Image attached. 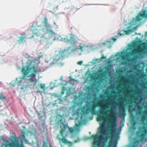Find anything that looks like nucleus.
<instances>
[{"label": "nucleus", "instance_id": "nucleus-1", "mask_svg": "<svg viewBox=\"0 0 147 147\" xmlns=\"http://www.w3.org/2000/svg\"><path fill=\"white\" fill-rule=\"evenodd\" d=\"M33 62L32 60L28 61L27 62V67H23L22 68V72L24 77L27 76L28 74L30 72L31 77L29 79V81L31 82H33L35 84L37 83L38 80L36 78V74H38L40 72L39 71L37 70V67L36 66L31 67L32 63Z\"/></svg>", "mask_w": 147, "mask_h": 147}, {"label": "nucleus", "instance_id": "nucleus-2", "mask_svg": "<svg viewBox=\"0 0 147 147\" xmlns=\"http://www.w3.org/2000/svg\"><path fill=\"white\" fill-rule=\"evenodd\" d=\"M129 47H131V49H133L130 52L129 55L136 58L138 55L144 54L147 49V43H143L140 45H137V42L135 41L130 44Z\"/></svg>", "mask_w": 147, "mask_h": 147}, {"label": "nucleus", "instance_id": "nucleus-3", "mask_svg": "<svg viewBox=\"0 0 147 147\" xmlns=\"http://www.w3.org/2000/svg\"><path fill=\"white\" fill-rule=\"evenodd\" d=\"M22 136H20L22 137V140L21 141V144H20L17 141H11V142L9 143L7 140H3V142H5L4 144H2V145H4L5 147H25L23 144V141L26 144H28V141L26 138L25 131H22Z\"/></svg>", "mask_w": 147, "mask_h": 147}, {"label": "nucleus", "instance_id": "nucleus-4", "mask_svg": "<svg viewBox=\"0 0 147 147\" xmlns=\"http://www.w3.org/2000/svg\"><path fill=\"white\" fill-rule=\"evenodd\" d=\"M102 100H100L96 102L92 101L90 102L92 104L90 106L89 105H87L86 107H84L83 109L81 111V112L84 113L88 114L89 113H91L93 115H95L96 114V111L95 109L96 107L99 106H100L102 104ZM90 102H89L88 104H90Z\"/></svg>", "mask_w": 147, "mask_h": 147}, {"label": "nucleus", "instance_id": "nucleus-5", "mask_svg": "<svg viewBox=\"0 0 147 147\" xmlns=\"http://www.w3.org/2000/svg\"><path fill=\"white\" fill-rule=\"evenodd\" d=\"M62 126H61V129L60 130V134L62 137V138H60L59 136H60V135H58L57 136V138L58 140L59 141H61L62 143L66 144H71V142L69 141H68L66 138V136H63V134L65 132V129L67 127V125L64 124L63 122L61 123Z\"/></svg>", "mask_w": 147, "mask_h": 147}, {"label": "nucleus", "instance_id": "nucleus-6", "mask_svg": "<svg viewBox=\"0 0 147 147\" xmlns=\"http://www.w3.org/2000/svg\"><path fill=\"white\" fill-rule=\"evenodd\" d=\"M136 134L141 141L145 140L147 134V127L146 126L142 127L140 129H139V131L137 132Z\"/></svg>", "mask_w": 147, "mask_h": 147}, {"label": "nucleus", "instance_id": "nucleus-7", "mask_svg": "<svg viewBox=\"0 0 147 147\" xmlns=\"http://www.w3.org/2000/svg\"><path fill=\"white\" fill-rule=\"evenodd\" d=\"M104 110V108H102L100 109L99 112V114L98 115L97 117V120L99 122H102L100 123V127L102 126H105V123L106 122V117L104 115V114H103V111Z\"/></svg>", "mask_w": 147, "mask_h": 147}, {"label": "nucleus", "instance_id": "nucleus-8", "mask_svg": "<svg viewBox=\"0 0 147 147\" xmlns=\"http://www.w3.org/2000/svg\"><path fill=\"white\" fill-rule=\"evenodd\" d=\"M124 98L122 99H120V101L117 104V105L118 107L119 110V114L122 117H124L125 115V110L124 108V106L122 105V100H123Z\"/></svg>", "mask_w": 147, "mask_h": 147}, {"label": "nucleus", "instance_id": "nucleus-9", "mask_svg": "<svg viewBox=\"0 0 147 147\" xmlns=\"http://www.w3.org/2000/svg\"><path fill=\"white\" fill-rule=\"evenodd\" d=\"M147 18V10H143L140 12V13L136 17V20L140 21L142 20V18Z\"/></svg>", "mask_w": 147, "mask_h": 147}, {"label": "nucleus", "instance_id": "nucleus-10", "mask_svg": "<svg viewBox=\"0 0 147 147\" xmlns=\"http://www.w3.org/2000/svg\"><path fill=\"white\" fill-rule=\"evenodd\" d=\"M53 62L52 64L57 63L59 65L61 66L63 65V63L61 62V61L63 60L59 54H55L53 56Z\"/></svg>", "mask_w": 147, "mask_h": 147}, {"label": "nucleus", "instance_id": "nucleus-11", "mask_svg": "<svg viewBox=\"0 0 147 147\" xmlns=\"http://www.w3.org/2000/svg\"><path fill=\"white\" fill-rule=\"evenodd\" d=\"M69 54V53L67 49H65L61 51H60L59 53V54L60 55L63 60L66 57H67Z\"/></svg>", "mask_w": 147, "mask_h": 147}, {"label": "nucleus", "instance_id": "nucleus-12", "mask_svg": "<svg viewBox=\"0 0 147 147\" xmlns=\"http://www.w3.org/2000/svg\"><path fill=\"white\" fill-rule=\"evenodd\" d=\"M48 19L47 17H45L44 18V24L45 25L47 31L48 32H51V26L47 22Z\"/></svg>", "mask_w": 147, "mask_h": 147}, {"label": "nucleus", "instance_id": "nucleus-13", "mask_svg": "<svg viewBox=\"0 0 147 147\" xmlns=\"http://www.w3.org/2000/svg\"><path fill=\"white\" fill-rule=\"evenodd\" d=\"M77 37L76 35L73 34H70V43H75L77 41Z\"/></svg>", "mask_w": 147, "mask_h": 147}, {"label": "nucleus", "instance_id": "nucleus-14", "mask_svg": "<svg viewBox=\"0 0 147 147\" xmlns=\"http://www.w3.org/2000/svg\"><path fill=\"white\" fill-rule=\"evenodd\" d=\"M110 100L109 99H107L106 100V105L109 106H110L111 109L109 112L111 113V115L114 114V109L113 107L112 106L111 102Z\"/></svg>", "mask_w": 147, "mask_h": 147}, {"label": "nucleus", "instance_id": "nucleus-15", "mask_svg": "<svg viewBox=\"0 0 147 147\" xmlns=\"http://www.w3.org/2000/svg\"><path fill=\"white\" fill-rule=\"evenodd\" d=\"M116 125L114 123H112L110 125L109 131L111 134H114L115 132Z\"/></svg>", "mask_w": 147, "mask_h": 147}, {"label": "nucleus", "instance_id": "nucleus-16", "mask_svg": "<svg viewBox=\"0 0 147 147\" xmlns=\"http://www.w3.org/2000/svg\"><path fill=\"white\" fill-rule=\"evenodd\" d=\"M79 124H76L74 128L72 127H70L69 128V131L71 133H73L76 131H78L79 129Z\"/></svg>", "mask_w": 147, "mask_h": 147}, {"label": "nucleus", "instance_id": "nucleus-17", "mask_svg": "<svg viewBox=\"0 0 147 147\" xmlns=\"http://www.w3.org/2000/svg\"><path fill=\"white\" fill-rule=\"evenodd\" d=\"M131 26H128L127 28V30H123L124 32H125V34H129L131 32L134 31L133 30L134 29H136V28L135 27L134 28H133L132 29H131Z\"/></svg>", "mask_w": 147, "mask_h": 147}, {"label": "nucleus", "instance_id": "nucleus-18", "mask_svg": "<svg viewBox=\"0 0 147 147\" xmlns=\"http://www.w3.org/2000/svg\"><path fill=\"white\" fill-rule=\"evenodd\" d=\"M100 135L102 136L105 135L106 132L105 127L102 126V127H100Z\"/></svg>", "mask_w": 147, "mask_h": 147}, {"label": "nucleus", "instance_id": "nucleus-19", "mask_svg": "<svg viewBox=\"0 0 147 147\" xmlns=\"http://www.w3.org/2000/svg\"><path fill=\"white\" fill-rule=\"evenodd\" d=\"M85 47V46L84 45H83L82 43H80L79 45L75 49V50H80L81 51H82L83 48Z\"/></svg>", "mask_w": 147, "mask_h": 147}, {"label": "nucleus", "instance_id": "nucleus-20", "mask_svg": "<svg viewBox=\"0 0 147 147\" xmlns=\"http://www.w3.org/2000/svg\"><path fill=\"white\" fill-rule=\"evenodd\" d=\"M25 38L26 37L24 36L23 34L20 37V39L18 40L19 43H21L25 42Z\"/></svg>", "mask_w": 147, "mask_h": 147}, {"label": "nucleus", "instance_id": "nucleus-21", "mask_svg": "<svg viewBox=\"0 0 147 147\" xmlns=\"http://www.w3.org/2000/svg\"><path fill=\"white\" fill-rule=\"evenodd\" d=\"M139 140H137L134 142L133 144L131 146V147H138L139 144Z\"/></svg>", "mask_w": 147, "mask_h": 147}, {"label": "nucleus", "instance_id": "nucleus-22", "mask_svg": "<svg viewBox=\"0 0 147 147\" xmlns=\"http://www.w3.org/2000/svg\"><path fill=\"white\" fill-rule=\"evenodd\" d=\"M6 98L2 93L0 94V100L2 101H5L6 100Z\"/></svg>", "mask_w": 147, "mask_h": 147}, {"label": "nucleus", "instance_id": "nucleus-23", "mask_svg": "<svg viewBox=\"0 0 147 147\" xmlns=\"http://www.w3.org/2000/svg\"><path fill=\"white\" fill-rule=\"evenodd\" d=\"M68 37L67 36L66 38H62L61 40L64 41L65 42L67 43H70L69 40L68 38Z\"/></svg>", "mask_w": 147, "mask_h": 147}, {"label": "nucleus", "instance_id": "nucleus-24", "mask_svg": "<svg viewBox=\"0 0 147 147\" xmlns=\"http://www.w3.org/2000/svg\"><path fill=\"white\" fill-rule=\"evenodd\" d=\"M81 110V108H78V109L74 113L75 114L77 115H79L80 113V111Z\"/></svg>", "mask_w": 147, "mask_h": 147}, {"label": "nucleus", "instance_id": "nucleus-25", "mask_svg": "<svg viewBox=\"0 0 147 147\" xmlns=\"http://www.w3.org/2000/svg\"><path fill=\"white\" fill-rule=\"evenodd\" d=\"M39 87L42 89H44L45 87V84H44L40 83L39 85Z\"/></svg>", "mask_w": 147, "mask_h": 147}, {"label": "nucleus", "instance_id": "nucleus-26", "mask_svg": "<svg viewBox=\"0 0 147 147\" xmlns=\"http://www.w3.org/2000/svg\"><path fill=\"white\" fill-rule=\"evenodd\" d=\"M132 107L133 106L131 105H129L128 106V108L129 112H132L133 111V110L131 109Z\"/></svg>", "mask_w": 147, "mask_h": 147}, {"label": "nucleus", "instance_id": "nucleus-27", "mask_svg": "<svg viewBox=\"0 0 147 147\" xmlns=\"http://www.w3.org/2000/svg\"><path fill=\"white\" fill-rule=\"evenodd\" d=\"M142 109V107H139L138 109V113L139 115H141V110Z\"/></svg>", "mask_w": 147, "mask_h": 147}, {"label": "nucleus", "instance_id": "nucleus-28", "mask_svg": "<svg viewBox=\"0 0 147 147\" xmlns=\"http://www.w3.org/2000/svg\"><path fill=\"white\" fill-rule=\"evenodd\" d=\"M50 147H51V146L50 145ZM43 147H47V144L45 143H44L43 144Z\"/></svg>", "mask_w": 147, "mask_h": 147}, {"label": "nucleus", "instance_id": "nucleus-29", "mask_svg": "<svg viewBox=\"0 0 147 147\" xmlns=\"http://www.w3.org/2000/svg\"><path fill=\"white\" fill-rule=\"evenodd\" d=\"M82 61H79L77 62V64L79 65H82Z\"/></svg>", "mask_w": 147, "mask_h": 147}, {"label": "nucleus", "instance_id": "nucleus-30", "mask_svg": "<svg viewBox=\"0 0 147 147\" xmlns=\"http://www.w3.org/2000/svg\"><path fill=\"white\" fill-rule=\"evenodd\" d=\"M69 77L70 78L69 79L70 81H75V80L74 79H72V78H71V77Z\"/></svg>", "mask_w": 147, "mask_h": 147}, {"label": "nucleus", "instance_id": "nucleus-31", "mask_svg": "<svg viewBox=\"0 0 147 147\" xmlns=\"http://www.w3.org/2000/svg\"><path fill=\"white\" fill-rule=\"evenodd\" d=\"M106 57H105L103 55L101 57L100 59H106Z\"/></svg>", "mask_w": 147, "mask_h": 147}, {"label": "nucleus", "instance_id": "nucleus-32", "mask_svg": "<svg viewBox=\"0 0 147 147\" xmlns=\"http://www.w3.org/2000/svg\"><path fill=\"white\" fill-rule=\"evenodd\" d=\"M11 138H12L13 139H16V138L12 136H11Z\"/></svg>", "mask_w": 147, "mask_h": 147}, {"label": "nucleus", "instance_id": "nucleus-33", "mask_svg": "<svg viewBox=\"0 0 147 147\" xmlns=\"http://www.w3.org/2000/svg\"><path fill=\"white\" fill-rule=\"evenodd\" d=\"M112 39L114 40V41H115L117 39L115 38H114L113 37L112 38Z\"/></svg>", "mask_w": 147, "mask_h": 147}, {"label": "nucleus", "instance_id": "nucleus-34", "mask_svg": "<svg viewBox=\"0 0 147 147\" xmlns=\"http://www.w3.org/2000/svg\"><path fill=\"white\" fill-rule=\"evenodd\" d=\"M23 78H21V80L20 81H18V82H19V83H20L21 82V81H22V80L23 79Z\"/></svg>", "mask_w": 147, "mask_h": 147}, {"label": "nucleus", "instance_id": "nucleus-35", "mask_svg": "<svg viewBox=\"0 0 147 147\" xmlns=\"http://www.w3.org/2000/svg\"><path fill=\"white\" fill-rule=\"evenodd\" d=\"M65 90V88L64 87H63L62 88V91H63L64 90Z\"/></svg>", "mask_w": 147, "mask_h": 147}, {"label": "nucleus", "instance_id": "nucleus-36", "mask_svg": "<svg viewBox=\"0 0 147 147\" xmlns=\"http://www.w3.org/2000/svg\"><path fill=\"white\" fill-rule=\"evenodd\" d=\"M105 146V144H103L102 145V146L103 147Z\"/></svg>", "mask_w": 147, "mask_h": 147}, {"label": "nucleus", "instance_id": "nucleus-37", "mask_svg": "<svg viewBox=\"0 0 147 147\" xmlns=\"http://www.w3.org/2000/svg\"><path fill=\"white\" fill-rule=\"evenodd\" d=\"M107 91H106L105 93V94H107Z\"/></svg>", "mask_w": 147, "mask_h": 147}, {"label": "nucleus", "instance_id": "nucleus-38", "mask_svg": "<svg viewBox=\"0 0 147 147\" xmlns=\"http://www.w3.org/2000/svg\"><path fill=\"white\" fill-rule=\"evenodd\" d=\"M129 73H130L131 72V71H129Z\"/></svg>", "mask_w": 147, "mask_h": 147}, {"label": "nucleus", "instance_id": "nucleus-39", "mask_svg": "<svg viewBox=\"0 0 147 147\" xmlns=\"http://www.w3.org/2000/svg\"><path fill=\"white\" fill-rule=\"evenodd\" d=\"M139 71H141L140 70H139Z\"/></svg>", "mask_w": 147, "mask_h": 147}, {"label": "nucleus", "instance_id": "nucleus-40", "mask_svg": "<svg viewBox=\"0 0 147 147\" xmlns=\"http://www.w3.org/2000/svg\"><path fill=\"white\" fill-rule=\"evenodd\" d=\"M105 44L104 43L103 44V45H105Z\"/></svg>", "mask_w": 147, "mask_h": 147}, {"label": "nucleus", "instance_id": "nucleus-41", "mask_svg": "<svg viewBox=\"0 0 147 147\" xmlns=\"http://www.w3.org/2000/svg\"><path fill=\"white\" fill-rule=\"evenodd\" d=\"M40 92V91H39V92Z\"/></svg>", "mask_w": 147, "mask_h": 147}, {"label": "nucleus", "instance_id": "nucleus-42", "mask_svg": "<svg viewBox=\"0 0 147 147\" xmlns=\"http://www.w3.org/2000/svg\"><path fill=\"white\" fill-rule=\"evenodd\" d=\"M146 71L147 72V69H146Z\"/></svg>", "mask_w": 147, "mask_h": 147}]
</instances>
